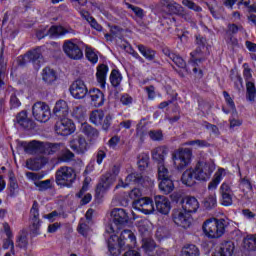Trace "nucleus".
<instances>
[{"instance_id": "nucleus-38", "label": "nucleus", "mask_w": 256, "mask_h": 256, "mask_svg": "<svg viewBox=\"0 0 256 256\" xmlns=\"http://www.w3.org/2000/svg\"><path fill=\"white\" fill-rule=\"evenodd\" d=\"M243 247L246 251H256V234L245 237Z\"/></svg>"}, {"instance_id": "nucleus-17", "label": "nucleus", "mask_w": 256, "mask_h": 256, "mask_svg": "<svg viewBox=\"0 0 256 256\" xmlns=\"http://www.w3.org/2000/svg\"><path fill=\"white\" fill-rule=\"evenodd\" d=\"M111 217L113 219V223L117 225V227H123V225H127L129 223V214L123 208H114L111 211Z\"/></svg>"}, {"instance_id": "nucleus-41", "label": "nucleus", "mask_w": 256, "mask_h": 256, "mask_svg": "<svg viewBox=\"0 0 256 256\" xmlns=\"http://www.w3.org/2000/svg\"><path fill=\"white\" fill-rule=\"evenodd\" d=\"M157 175L159 181L171 178V172H169V168H167L165 163L157 164Z\"/></svg>"}, {"instance_id": "nucleus-33", "label": "nucleus", "mask_w": 256, "mask_h": 256, "mask_svg": "<svg viewBox=\"0 0 256 256\" xmlns=\"http://www.w3.org/2000/svg\"><path fill=\"white\" fill-rule=\"evenodd\" d=\"M159 189L164 193V195H169V193H173L175 184H173V180L171 178H165L160 180Z\"/></svg>"}, {"instance_id": "nucleus-52", "label": "nucleus", "mask_w": 256, "mask_h": 256, "mask_svg": "<svg viewBox=\"0 0 256 256\" xmlns=\"http://www.w3.org/2000/svg\"><path fill=\"white\" fill-rule=\"evenodd\" d=\"M171 61H173V63H175V65L180 69H186L187 67V62H185L183 57H181L179 54L175 53L171 58Z\"/></svg>"}, {"instance_id": "nucleus-2", "label": "nucleus", "mask_w": 256, "mask_h": 256, "mask_svg": "<svg viewBox=\"0 0 256 256\" xmlns=\"http://www.w3.org/2000/svg\"><path fill=\"white\" fill-rule=\"evenodd\" d=\"M76 178L77 174L71 167L62 166L56 171V183L61 187H71Z\"/></svg>"}, {"instance_id": "nucleus-24", "label": "nucleus", "mask_w": 256, "mask_h": 256, "mask_svg": "<svg viewBox=\"0 0 256 256\" xmlns=\"http://www.w3.org/2000/svg\"><path fill=\"white\" fill-rule=\"evenodd\" d=\"M182 209L186 213H196L197 209H199V201H197V198L193 196H187L182 201Z\"/></svg>"}, {"instance_id": "nucleus-59", "label": "nucleus", "mask_w": 256, "mask_h": 256, "mask_svg": "<svg viewBox=\"0 0 256 256\" xmlns=\"http://www.w3.org/2000/svg\"><path fill=\"white\" fill-rule=\"evenodd\" d=\"M107 189H109L107 187V185H103L101 182H99V184L96 187V197L97 199H101V197H103L105 191H107Z\"/></svg>"}, {"instance_id": "nucleus-18", "label": "nucleus", "mask_w": 256, "mask_h": 256, "mask_svg": "<svg viewBox=\"0 0 256 256\" xmlns=\"http://www.w3.org/2000/svg\"><path fill=\"white\" fill-rule=\"evenodd\" d=\"M47 163H49V159L43 155H40L38 157L26 160V167L30 171H39L40 169H43Z\"/></svg>"}, {"instance_id": "nucleus-27", "label": "nucleus", "mask_w": 256, "mask_h": 256, "mask_svg": "<svg viewBox=\"0 0 256 256\" xmlns=\"http://www.w3.org/2000/svg\"><path fill=\"white\" fill-rule=\"evenodd\" d=\"M141 179V174L131 173L125 178V181L121 180L118 185H116L115 189H119V187H129V185H137V183H141Z\"/></svg>"}, {"instance_id": "nucleus-20", "label": "nucleus", "mask_w": 256, "mask_h": 256, "mask_svg": "<svg viewBox=\"0 0 256 256\" xmlns=\"http://www.w3.org/2000/svg\"><path fill=\"white\" fill-rule=\"evenodd\" d=\"M88 97H90L91 105L94 107H103L105 105V94L97 88L88 90Z\"/></svg>"}, {"instance_id": "nucleus-55", "label": "nucleus", "mask_w": 256, "mask_h": 256, "mask_svg": "<svg viewBox=\"0 0 256 256\" xmlns=\"http://www.w3.org/2000/svg\"><path fill=\"white\" fill-rule=\"evenodd\" d=\"M73 159H75V154L71 152V150H65L60 156V161L64 163H69V161H73Z\"/></svg>"}, {"instance_id": "nucleus-56", "label": "nucleus", "mask_w": 256, "mask_h": 256, "mask_svg": "<svg viewBox=\"0 0 256 256\" xmlns=\"http://www.w3.org/2000/svg\"><path fill=\"white\" fill-rule=\"evenodd\" d=\"M148 135L152 141H163V131L161 130H151Z\"/></svg>"}, {"instance_id": "nucleus-44", "label": "nucleus", "mask_w": 256, "mask_h": 256, "mask_svg": "<svg viewBox=\"0 0 256 256\" xmlns=\"http://www.w3.org/2000/svg\"><path fill=\"white\" fill-rule=\"evenodd\" d=\"M166 9L170 15H179L183 7H181V4L172 1L166 4Z\"/></svg>"}, {"instance_id": "nucleus-47", "label": "nucleus", "mask_w": 256, "mask_h": 256, "mask_svg": "<svg viewBox=\"0 0 256 256\" xmlns=\"http://www.w3.org/2000/svg\"><path fill=\"white\" fill-rule=\"evenodd\" d=\"M125 5H126L127 9H130L131 11L134 12L135 16L138 19L145 18V10H143L141 7L130 4L129 2H126Z\"/></svg>"}, {"instance_id": "nucleus-6", "label": "nucleus", "mask_w": 256, "mask_h": 256, "mask_svg": "<svg viewBox=\"0 0 256 256\" xmlns=\"http://www.w3.org/2000/svg\"><path fill=\"white\" fill-rule=\"evenodd\" d=\"M47 35H50V37H63L65 35H75V31L71 27L52 26L48 30H39L36 33L38 39H44Z\"/></svg>"}, {"instance_id": "nucleus-21", "label": "nucleus", "mask_w": 256, "mask_h": 256, "mask_svg": "<svg viewBox=\"0 0 256 256\" xmlns=\"http://www.w3.org/2000/svg\"><path fill=\"white\" fill-rule=\"evenodd\" d=\"M156 209L159 213H162V215H167L171 211V202L167 197L157 195L154 197Z\"/></svg>"}, {"instance_id": "nucleus-12", "label": "nucleus", "mask_w": 256, "mask_h": 256, "mask_svg": "<svg viewBox=\"0 0 256 256\" xmlns=\"http://www.w3.org/2000/svg\"><path fill=\"white\" fill-rule=\"evenodd\" d=\"M55 131L57 135H62V137H67L75 133V123H73L71 119L63 118L56 123Z\"/></svg>"}, {"instance_id": "nucleus-53", "label": "nucleus", "mask_w": 256, "mask_h": 256, "mask_svg": "<svg viewBox=\"0 0 256 256\" xmlns=\"http://www.w3.org/2000/svg\"><path fill=\"white\" fill-rule=\"evenodd\" d=\"M86 59H88V61H90V63H97V61H99V56L96 55L95 51H93V49L87 47L86 48Z\"/></svg>"}, {"instance_id": "nucleus-54", "label": "nucleus", "mask_w": 256, "mask_h": 256, "mask_svg": "<svg viewBox=\"0 0 256 256\" xmlns=\"http://www.w3.org/2000/svg\"><path fill=\"white\" fill-rule=\"evenodd\" d=\"M8 177H9V183H10V191L11 193H13V191H15L16 189H19V184H17V178H15V174L13 173V171H10L8 173Z\"/></svg>"}, {"instance_id": "nucleus-35", "label": "nucleus", "mask_w": 256, "mask_h": 256, "mask_svg": "<svg viewBox=\"0 0 256 256\" xmlns=\"http://www.w3.org/2000/svg\"><path fill=\"white\" fill-rule=\"evenodd\" d=\"M42 79L44 83L51 85V83H55V81H57V73L55 70L46 67L42 71Z\"/></svg>"}, {"instance_id": "nucleus-5", "label": "nucleus", "mask_w": 256, "mask_h": 256, "mask_svg": "<svg viewBox=\"0 0 256 256\" xmlns=\"http://www.w3.org/2000/svg\"><path fill=\"white\" fill-rule=\"evenodd\" d=\"M27 63H33L35 69H39V67H41V63H43L41 49L36 48L34 50H30L24 56L18 57L17 64L20 65V67L27 65Z\"/></svg>"}, {"instance_id": "nucleus-22", "label": "nucleus", "mask_w": 256, "mask_h": 256, "mask_svg": "<svg viewBox=\"0 0 256 256\" xmlns=\"http://www.w3.org/2000/svg\"><path fill=\"white\" fill-rule=\"evenodd\" d=\"M26 177L32 181H36L34 184L38 187V191H47V189H51V180L39 181L41 175L35 172H26Z\"/></svg>"}, {"instance_id": "nucleus-4", "label": "nucleus", "mask_w": 256, "mask_h": 256, "mask_svg": "<svg viewBox=\"0 0 256 256\" xmlns=\"http://www.w3.org/2000/svg\"><path fill=\"white\" fill-rule=\"evenodd\" d=\"M17 149H23L27 155H44L45 153V142L39 140L18 141Z\"/></svg>"}, {"instance_id": "nucleus-28", "label": "nucleus", "mask_w": 256, "mask_h": 256, "mask_svg": "<svg viewBox=\"0 0 256 256\" xmlns=\"http://www.w3.org/2000/svg\"><path fill=\"white\" fill-rule=\"evenodd\" d=\"M107 73H109V66L105 64L98 65L96 79L97 82L100 84V87H102V89H104L105 83L107 81Z\"/></svg>"}, {"instance_id": "nucleus-36", "label": "nucleus", "mask_w": 256, "mask_h": 256, "mask_svg": "<svg viewBox=\"0 0 256 256\" xmlns=\"http://www.w3.org/2000/svg\"><path fill=\"white\" fill-rule=\"evenodd\" d=\"M4 231L7 239L3 243V249H9L11 247V250L13 251V249H15V245L13 244V232H11L9 224L4 223Z\"/></svg>"}, {"instance_id": "nucleus-57", "label": "nucleus", "mask_w": 256, "mask_h": 256, "mask_svg": "<svg viewBox=\"0 0 256 256\" xmlns=\"http://www.w3.org/2000/svg\"><path fill=\"white\" fill-rule=\"evenodd\" d=\"M21 105V100L17 97V94L13 93L10 96V109H19V106Z\"/></svg>"}, {"instance_id": "nucleus-1", "label": "nucleus", "mask_w": 256, "mask_h": 256, "mask_svg": "<svg viewBox=\"0 0 256 256\" xmlns=\"http://www.w3.org/2000/svg\"><path fill=\"white\" fill-rule=\"evenodd\" d=\"M229 227V221L223 218H211L204 222L203 231L208 239H219L225 235V230Z\"/></svg>"}, {"instance_id": "nucleus-63", "label": "nucleus", "mask_w": 256, "mask_h": 256, "mask_svg": "<svg viewBox=\"0 0 256 256\" xmlns=\"http://www.w3.org/2000/svg\"><path fill=\"white\" fill-rule=\"evenodd\" d=\"M223 96L228 107H230V109H235V102L233 101V98H231V95H229V92L224 91Z\"/></svg>"}, {"instance_id": "nucleus-29", "label": "nucleus", "mask_w": 256, "mask_h": 256, "mask_svg": "<svg viewBox=\"0 0 256 256\" xmlns=\"http://www.w3.org/2000/svg\"><path fill=\"white\" fill-rule=\"evenodd\" d=\"M169 153L167 147L159 146L152 150V159L156 161L157 165L165 163V156Z\"/></svg>"}, {"instance_id": "nucleus-40", "label": "nucleus", "mask_w": 256, "mask_h": 256, "mask_svg": "<svg viewBox=\"0 0 256 256\" xmlns=\"http://www.w3.org/2000/svg\"><path fill=\"white\" fill-rule=\"evenodd\" d=\"M105 118V112L103 110H95L90 114V121L94 125H101L103 123V119Z\"/></svg>"}, {"instance_id": "nucleus-23", "label": "nucleus", "mask_w": 256, "mask_h": 256, "mask_svg": "<svg viewBox=\"0 0 256 256\" xmlns=\"http://www.w3.org/2000/svg\"><path fill=\"white\" fill-rule=\"evenodd\" d=\"M14 122L19 125V127H22V129H33V127H35V123L27 117V111L25 110H22L16 115Z\"/></svg>"}, {"instance_id": "nucleus-26", "label": "nucleus", "mask_w": 256, "mask_h": 256, "mask_svg": "<svg viewBox=\"0 0 256 256\" xmlns=\"http://www.w3.org/2000/svg\"><path fill=\"white\" fill-rule=\"evenodd\" d=\"M54 115L59 117V119H63L69 115V105L65 100H58L53 109Z\"/></svg>"}, {"instance_id": "nucleus-14", "label": "nucleus", "mask_w": 256, "mask_h": 256, "mask_svg": "<svg viewBox=\"0 0 256 256\" xmlns=\"http://www.w3.org/2000/svg\"><path fill=\"white\" fill-rule=\"evenodd\" d=\"M133 207L136 211L144 213V215H151L155 211V206H153V201L149 198H140L133 202Z\"/></svg>"}, {"instance_id": "nucleus-25", "label": "nucleus", "mask_w": 256, "mask_h": 256, "mask_svg": "<svg viewBox=\"0 0 256 256\" xmlns=\"http://www.w3.org/2000/svg\"><path fill=\"white\" fill-rule=\"evenodd\" d=\"M70 148L74 153L83 154L87 151V140L83 136H78L70 141Z\"/></svg>"}, {"instance_id": "nucleus-49", "label": "nucleus", "mask_w": 256, "mask_h": 256, "mask_svg": "<svg viewBox=\"0 0 256 256\" xmlns=\"http://www.w3.org/2000/svg\"><path fill=\"white\" fill-rule=\"evenodd\" d=\"M205 209H213L217 207V196L215 194L208 196L204 199Z\"/></svg>"}, {"instance_id": "nucleus-32", "label": "nucleus", "mask_w": 256, "mask_h": 256, "mask_svg": "<svg viewBox=\"0 0 256 256\" xmlns=\"http://www.w3.org/2000/svg\"><path fill=\"white\" fill-rule=\"evenodd\" d=\"M7 69V64L5 63V60L3 59V54L0 55V88L3 87V85H5V83L3 82V79L5 77V71ZM5 107V100L4 99H0V113L1 111H3Z\"/></svg>"}, {"instance_id": "nucleus-50", "label": "nucleus", "mask_w": 256, "mask_h": 256, "mask_svg": "<svg viewBox=\"0 0 256 256\" xmlns=\"http://www.w3.org/2000/svg\"><path fill=\"white\" fill-rule=\"evenodd\" d=\"M114 181H115V177H113V175L109 172L102 175L100 179V183L104 186L106 185L108 189L109 187H111V185H113Z\"/></svg>"}, {"instance_id": "nucleus-39", "label": "nucleus", "mask_w": 256, "mask_h": 256, "mask_svg": "<svg viewBox=\"0 0 256 256\" xmlns=\"http://www.w3.org/2000/svg\"><path fill=\"white\" fill-rule=\"evenodd\" d=\"M142 249L147 253L149 256H153V251H155V240L151 238H143L142 239Z\"/></svg>"}, {"instance_id": "nucleus-58", "label": "nucleus", "mask_w": 256, "mask_h": 256, "mask_svg": "<svg viewBox=\"0 0 256 256\" xmlns=\"http://www.w3.org/2000/svg\"><path fill=\"white\" fill-rule=\"evenodd\" d=\"M89 231H90V228L87 223H82V222L79 223L78 233H80V235H83V237H87Z\"/></svg>"}, {"instance_id": "nucleus-61", "label": "nucleus", "mask_w": 256, "mask_h": 256, "mask_svg": "<svg viewBox=\"0 0 256 256\" xmlns=\"http://www.w3.org/2000/svg\"><path fill=\"white\" fill-rule=\"evenodd\" d=\"M110 33H111L112 37H117L118 39H121L123 29L119 26L114 25L110 28Z\"/></svg>"}, {"instance_id": "nucleus-7", "label": "nucleus", "mask_w": 256, "mask_h": 256, "mask_svg": "<svg viewBox=\"0 0 256 256\" xmlns=\"http://www.w3.org/2000/svg\"><path fill=\"white\" fill-rule=\"evenodd\" d=\"M193 170L197 181H209L211 175H213V171H215V166L202 161L198 162Z\"/></svg>"}, {"instance_id": "nucleus-15", "label": "nucleus", "mask_w": 256, "mask_h": 256, "mask_svg": "<svg viewBox=\"0 0 256 256\" xmlns=\"http://www.w3.org/2000/svg\"><path fill=\"white\" fill-rule=\"evenodd\" d=\"M30 215L32 217L30 231L33 235H39L41 221L39 220V204L37 203V201H34L30 210Z\"/></svg>"}, {"instance_id": "nucleus-11", "label": "nucleus", "mask_w": 256, "mask_h": 256, "mask_svg": "<svg viewBox=\"0 0 256 256\" xmlns=\"http://www.w3.org/2000/svg\"><path fill=\"white\" fill-rule=\"evenodd\" d=\"M172 221H174L175 225L183 229H189L191 227V215L185 212V210L174 209L172 212Z\"/></svg>"}, {"instance_id": "nucleus-3", "label": "nucleus", "mask_w": 256, "mask_h": 256, "mask_svg": "<svg viewBox=\"0 0 256 256\" xmlns=\"http://www.w3.org/2000/svg\"><path fill=\"white\" fill-rule=\"evenodd\" d=\"M193 156V151L189 148H181L172 154V159L174 165L179 171H183L191 163V157Z\"/></svg>"}, {"instance_id": "nucleus-48", "label": "nucleus", "mask_w": 256, "mask_h": 256, "mask_svg": "<svg viewBox=\"0 0 256 256\" xmlns=\"http://www.w3.org/2000/svg\"><path fill=\"white\" fill-rule=\"evenodd\" d=\"M61 145L57 143H45L44 142V155H53L59 151Z\"/></svg>"}, {"instance_id": "nucleus-34", "label": "nucleus", "mask_w": 256, "mask_h": 256, "mask_svg": "<svg viewBox=\"0 0 256 256\" xmlns=\"http://www.w3.org/2000/svg\"><path fill=\"white\" fill-rule=\"evenodd\" d=\"M233 251H235V244L232 241H225L221 243L220 249L216 253L223 256H232Z\"/></svg>"}, {"instance_id": "nucleus-62", "label": "nucleus", "mask_w": 256, "mask_h": 256, "mask_svg": "<svg viewBox=\"0 0 256 256\" xmlns=\"http://www.w3.org/2000/svg\"><path fill=\"white\" fill-rule=\"evenodd\" d=\"M244 71H243V75H244V79L246 81V83L251 81V78L253 77V75L251 74V68H249L248 64H244Z\"/></svg>"}, {"instance_id": "nucleus-19", "label": "nucleus", "mask_w": 256, "mask_h": 256, "mask_svg": "<svg viewBox=\"0 0 256 256\" xmlns=\"http://www.w3.org/2000/svg\"><path fill=\"white\" fill-rule=\"evenodd\" d=\"M221 205L229 207L233 205V190L227 183H223L220 187Z\"/></svg>"}, {"instance_id": "nucleus-31", "label": "nucleus", "mask_w": 256, "mask_h": 256, "mask_svg": "<svg viewBox=\"0 0 256 256\" xmlns=\"http://www.w3.org/2000/svg\"><path fill=\"white\" fill-rule=\"evenodd\" d=\"M181 181L184 185H187V187H193V185H195V181H197V177H195V170L188 169L184 171Z\"/></svg>"}, {"instance_id": "nucleus-43", "label": "nucleus", "mask_w": 256, "mask_h": 256, "mask_svg": "<svg viewBox=\"0 0 256 256\" xmlns=\"http://www.w3.org/2000/svg\"><path fill=\"white\" fill-rule=\"evenodd\" d=\"M121 81H123V76H121V72L119 70L113 69L110 74V83L114 87H119L121 85Z\"/></svg>"}, {"instance_id": "nucleus-30", "label": "nucleus", "mask_w": 256, "mask_h": 256, "mask_svg": "<svg viewBox=\"0 0 256 256\" xmlns=\"http://www.w3.org/2000/svg\"><path fill=\"white\" fill-rule=\"evenodd\" d=\"M81 133L87 136L90 141L99 137V130L88 123H83L80 128Z\"/></svg>"}, {"instance_id": "nucleus-8", "label": "nucleus", "mask_w": 256, "mask_h": 256, "mask_svg": "<svg viewBox=\"0 0 256 256\" xmlns=\"http://www.w3.org/2000/svg\"><path fill=\"white\" fill-rule=\"evenodd\" d=\"M32 115L36 121H39L40 123H47L51 118L49 105L44 102H36L32 106Z\"/></svg>"}, {"instance_id": "nucleus-46", "label": "nucleus", "mask_w": 256, "mask_h": 256, "mask_svg": "<svg viewBox=\"0 0 256 256\" xmlns=\"http://www.w3.org/2000/svg\"><path fill=\"white\" fill-rule=\"evenodd\" d=\"M246 99L248 101H255L256 97V88L255 83L253 82H246Z\"/></svg>"}, {"instance_id": "nucleus-9", "label": "nucleus", "mask_w": 256, "mask_h": 256, "mask_svg": "<svg viewBox=\"0 0 256 256\" xmlns=\"http://www.w3.org/2000/svg\"><path fill=\"white\" fill-rule=\"evenodd\" d=\"M63 51L65 55H67V57L73 61L83 59V50H81V47L75 43L74 39L64 41Z\"/></svg>"}, {"instance_id": "nucleus-37", "label": "nucleus", "mask_w": 256, "mask_h": 256, "mask_svg": "<svg viewBox=\"0 0 256 256\" xmlns=\"http://www.w3.org/2000/svg\"><path fill=\"white\" fill-rule=\"evenodd\" d=\"M182 256H199L201 252L199 251V247L195 244H186L183 246L181 251Z\"/></svg>"}, {"instance_id": "nucleus-45", "label": "nucleus", "mask_w": 256, "mask_h": 256, "mask_svg": "<svg viewBox=\"0 0 256 256\" xmlns=\"http://www.w3.org/2000/svg\"><path fill=\"white\" fill-rule=\"evenodd\" d=\"M223 169H219L214 176V179L209 183L208 189L211 191L213 189H217V185L221 183V180L223 179Z\"/></svg>"}, {"instance_id": "nucleus-60", "label": "nucleus", "mask_w": 256, "mask_h": 256, "mask_svg": "<svg viewBox=\"0 0 256 256\" xmlns=\"http://www.w3.org/2000/svg\"><path fill=\"white\" fill-rule=\"evenodd\" d=\"M85 115V112L83 111V106H75L72 111V116L75 117L76 119H81Z\"/></svg>"}, {"instance_id": "nucleus-42", "label": "nucleus", "mask_w": 256, "mask_h": 256, "mask_svg": "<svg viewBox=\"0 0 256 256\" xmlns=\"http://www.w3.org/2000/svg\"><path fill=\"white\" fill-rule=\"evenodd\" d=\"M138 50L148 61H153V59H155V51L151 48H147V46L140 44L138 45Z\"/></svg>"}, {"instance_id": "nucleus-13", "label": "nucleus", "mask_w": 256, "mask_h": 256, "mask_svg": "<svg viewBox=\"0 0 256 256\" xmlns=\"http://www.w3.org/2000/svg\"><path fill=\"white\" fill-rule=\"evenodd\" d=\"M69 91L74 99H85L89 93L87 85H85V82L81 79L75 80L71 84Z\"/></svg>"}, {"instance_id": "nucleus-16", "label": "nucleus", "mask_w": 256, "mask_h": 256, "mask_svg": "<svg viewBox=\"0 0 256 256\" xmlns=\"http://www.w3.org/2000/svg\"><path fill=\"white\" fill-rule=\"evenodd\" d=\"M196 38V51L191 53L192 61L193 63H201L202 61H205V58H197L200 57V55L203 54V49H205V45H207V39L203 37L201 34H197L195 36Z\"/></svg>"}, {"instance_id": "nucleus-51", "label": "nucleus", "mask_w": 256, "mask_h": 256, "mask_svg": "<svg viewBox=\"0 0 256 256\" xmlns=\"http://www.w3.org/2000/svg\"><path fill=\"white\" fill-rule=\"evenodd\" d=\"M138 167L140 171H144V169L149 167V155L142 154L138 157Z\"/></svg>"}, {"instance_id": "nucleus-64", "label": "nucleus", "mask_w": 256, "mask_h": 256, "mask_svg": "<svg viewBox=\"0 0 256 256\" xmlns=\"http://www.w3.org/2000/svg\"><path fill=\"white\" fill-rule=\"evenodd\" d=\"M240 186L243 188V191H245V189H247L248 191H251L253 189L251 181L247 178H243L240 180Z\"/></svg>"}, {"instance_id": "nucleus-10", "label": "nucleus", "mask_w": 256, "mask_h": 256, "mask_svg": "<svg viewBox=\"0 0 256 256\" xmlns=\"http://www.w3.org/2000/svg\"><path fill=\"white\" fill-rule=\"evenodd\" d=\"M137 245V238L131 230H123L118 238V246L120 249H133Z\"/></svg>"}]
</instances>
